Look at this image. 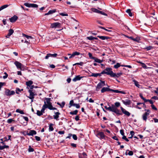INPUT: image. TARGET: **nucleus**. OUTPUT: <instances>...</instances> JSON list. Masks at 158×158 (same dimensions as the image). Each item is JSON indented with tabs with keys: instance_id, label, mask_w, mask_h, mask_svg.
Masks as SVG:
<instances>
[{
	"instance_id": "nucleus-1",
	"label": "nucleus",
	"mask_w": 158,
	"mask_h": 158,
	"mask_svg": "<svg viewBox=\"0 0 158 158\" xmlns=\"http://www.w3.org/2000/svg\"><path fill=\"white\" fill-rule=\"evenodd\" d=\"M107 110L114 112L119 115H122V114L120 112V110L117 108H116L114 104H112L111 106H109V107H108Z\"/></svg>"
},
{
	"instance_id": "nucleus-2",
	"label": "nucleus",
	"mask_w": 158,
	"mask_h": 158,
	"mask_svg": "<svg viewBox=\"0 0 158 158\" xmlns=\"http://www.w3.org/2000/svg\"><path fill=\"white\" fill-rule=\"evenodd\" d=\"M113 73L111 68H106L101 72V73L102 74H105L107 75H110V77H112Z\"/></svg>"
},
{
	"instance_id": "nucleus-3",
	"label": "nucleus",
	"mask_w": 158,
	"mask_h": 158,
	"mask_svg": "<svg viewBox=\"0 0 158 158\" xmlns=\"http://www.w3.org/2000/svg\"><path fill=\"white\" fill-rule=\"evenodd\" d=\"M105 85V81H101L97 85L96 89V91H98L100 89L102 88L103 86Z\"/></svg>"
},
{
	"instance_id": "nucleus-4",
	"label": "nucleus",
	"mask_w": 158,
	"mask_h": 158,
	"mask_svg": "<svg viewBox=\"0 0 158 158\" xmlns=\"http://www.w3.org/2000/svg\"><path fill=\"white\" fill-rule=\"evenodd\" d=\"M5 93L6 95L9 96L15 94V92L13 90L10 91L9 89H6Z\"/></svg>"
},
{
	"instance_id": "nucleus-5",
	"label": "nucleus",
	"mask_w": 158,
	"mask_h": 158,
	"mask_svg": "<svg viewBox=\"0 0 158 158\" xmlns=\"http://www.w3.org/2000/svg\"><path fill=\"white\" fill-rule=\"evenodd\" d=\"M14 64L18 69H20L21 70H23L22 69L23 65L19 61H16L14 63Z\"/></svg>"
},
{
	"instance_id": "nucleus-6",
	"label": "nucleus",
	"mask_w": 158,
	"mask_h": 158,
	"mask_svg": "<svg viewBox=\"0 0 158 158\" xmlns=\"http://www.w3.org/2000/svg\"><path fill=\"white\" fill-rule=\"evenodd\" d=\"M60 23H54L51 24L50 27L51 28H60Z\"/></svg>"
},
{
	"instance_id": "nucleus-7",
	"label": "nucleus",
	"mask_w": 158,
	"mask_h": 158,
	"mask_svg": "<svg viewBox=\"0 0 158 158\" xmlns=\"http://www.w3.org/2000/svg\"><path fill=\"white\" fill-rule=\"evenodd\" d=\"M24 5L27 7H33L37 8L38 7V6L37 5L35 4H30L27 3H24Z\"/></svg>"
},
{
	"instance_id": "nucleus-8",
	"label": "nucleus",
	"mask_w": 158,
	"mask_h": 158,
	"mask_svg": "<svg viewBox=\"0 0 158 158\" xmlns=\"http://www.w3.org/2000/svg\"><path fill=\"white\" fill-rule=\"evenodd\" d=\"M57 54L56 53L52 54L51 53H48L45 56V58L46 59H48L49 57H56L57 56Z\"/></svg>"
},
{
	"instance_id": "nucleus-9",
	"label": "nucleus",
	"mask_w": 158,
	"mask_h": 158,
	"mask_svg": "<svg viewBox=\"0 0 158 158\" xmlns=\"http://www.w3.org/2000/svg\"><path fill=\"white\" fill-rule=\"evenodd\" d=\"M28 92L30 94V95L28 97V98L29 99H32L33 98H34V96L36 95V94L33 92L32 90L31 89L29 90Z\"/></svg>"
},
{
	"instance_id": "nucleus-10",
	"label": "nucleus",
	"mask_w": 158,
	"mask_h": 158,
	"mask_svg": "<svg viewBox=\"0 0 158 158\" xmlns=\"http://www.w3.org/2000/svg\"><path fill=\"white\" fill-rule=\"evenodd\" d=\"M120 108L122 112L125 115L127 116H129L130 115V113L128 111H127L125 109L122 107H120Z\"/></svg>"
},
{
	"instance_id": "nucleus-11",
	"label": "nucleus",
	"mask_w": 158,
	"mask_h": 158,
	"mask_svg": "<svg viewBox=\"0 0 158 158\" xmlns=\"http://www.w3.org/2000/svg\"><path fill=\"white\" fill-rule=\"evenodd\" d=\"M149 115V113L148 112H145L144 113L142 116V118L143 119V120L145 121L146 122L147 119V117Z\"/></svg>"
},
{
	"instance_id": "nucleus-12",
	"label": "nucleus",
	"mask_w": 158,
	"mask_h": 158,
	"mask_svg": "<svg viewBox=\"0 0 158 158\" xmlns=\"http://www.w3.org/2000/svg\"><path fill=\"white\" fill-rule=\"evenodd\" d=\"M97 136L101 139L104 138L105 135L103 132H101L97 134Z\"/></svg>"
},
{
	"instance_id": "nucleus-13",
	"label": "nucleus",
	"mask_w": 158,
	"mask_h": 158,
	"mask_svg": "<svg viewBox=\"0 0 158 158\" xmlns=\"http://www.w3.org/2000/svg\"><path fill=\"white\" fill-rule=\"evenodd\" d=\"M80 54V53L79 52H73L72 54H71L70 53H68V55H71L69 57V58H73L76 55H79Z\"/></svg>"
},
{
	"instance_id": "nucleus-14",
	"label": "nucleus",
	"mask_w": 158,
	"mask_h": 158,
	"mask_svg": "<svg viewBox=\"0 0 158 158\" xmlns=\"http://www.w3.org/2000/svg\"><path fill=\"white\" fill-rule=\"evenodd\" d=\"M60 114V113L59 112H55V115L53 116L54 118L56 120H59L58 119L59 115Z\"/></svg>"
},
{
	"instance_id": "nucleus-15",
	"label": "nucleus",
	"mask_w": 158,
	"mask_h": 158,
	"mask_svg": "<svg viewBox=\"0 0 158 158\" xmlns=\"http://www.w3.org/2000/svg\"><path fill=\"white\" fill-rule=\"evenodd\" d=\"M122 75V73L121 72L117 73H113L112 77L118 78L121 76Z\"/></svg>"
},
{
	"instance_id": "nucleus-16",
	"label": "nucleus",
	"mask_w": 158,
	"mask_h": 158,
	"mask_svg": "<svg viewBox=\"0 0 158 158\" xmlns=\"http://www.w3.org/2000/svg\"><path fill=\"white\" fill-rule=\"evenodd\" d=\"M111 89L108 87H103L101 90V92L102 93H103L106 91H110Z\"/></svg>"
},
{
	"instance_id": "nucleus-17",
	"label": "nucleus",
	"mask_w": 158,
	"mask_h": 158,
	"mask_svg": "<svg viewBox=\"0 0 158 158\" xmlns=\"http://www.w3.org/2000/svg\"><path fill=\"white\" fill-rule=\"evenodd\" d=\"M36 131L35 130H31L28 133H27V135H35L36 134Z\"/></svg>"
},
{
	"instance_id": "nucleus-18",
	"label": "nucleus",
	"mask_w": 158,
	"mask_h": 158,
	"mask_svg": "<svg viewBox=\"0 0 158 158\" xmlns=\"http://www.w3.org/2000/svg\"><path fill=\"white\" fill-rule=\"evenodd\" d=\"M18 17L15 15L14 16L11 18H9L10 22L11 23L15 22L17 19Z\"/></svg>"
},
{
	"instance_id": "nucleus-19",
	"label": "nucleus",
	"mask_w": 158,
	"mask_h": 158,
	"mask_svg": "<svg viewBox=\"0 0 158 158\" xmlns=\"http://www.w3.org/2000/svg\"><path fill=\"white\" fill-rule=\"evenodd\" d=\"M14 32V30L13 29H10L9 30V32L8 34L6 36V37L9 38L10 36Z\"/></svg>"
},
{
	"instance_id": "nucleus-20",
	"label": "nucleus",
	"mask_w": 158,
	"mask_h": 158,
	"mask_svg": "<svg viewBox=\"0 0 158 158\" xmlns=\"http://www.w3.org/2000/svg\"><path fill=\"white\" fill-rule=\"evenodd\" d=\"M102 74L101 73H92L91 75L90 76L91 77H97L98 76H101Z\"/></svg>"
},
{
	"instance_id": "nucleus-21",
	"label": "nucleus",
	"mask_w": 158,
	"mask_h": 158,
	"mask_svg": "<svg viewBox=\"0 0 158 158\" xmlns=\"http://www.w3.org/2000/svg\"><path fill=\"white\" fill-rule=\"evenodd\" d=\"M93 58V59L94 60V62L97 63H101L103 61V60H101L97 57H94Z\"/></svg>"
},
{
	"instance_id": "nucleus-22",
	"label": "nucleus",
	"mask_w": 158,
	"mask_h": 158,
	"mask_svg": "<svg viewBox=\"0 0 158 158\" xmlns=\"http://www.w3.org/2000/svg\"><path fill=\"white\" fill-rule=\"evenodd\" d=\"M48 105L47 104L46 102H44V104L42 106V111L44 112L45 109L47 108H48Z\"/></svg>"
},
{
	"instance_id": "nucleus-23",
	"label": "nucleus",
	"mask_w": 158,
	"mask_h": 158,
	"mask_svg": "<svg viewBox=\"0 0 158 158\" xmlns=\"http://www.w3.org/2000/svg\"><path fill=\"white\" fill-rule=\"evenodd\" d=\"M97 37L102 40H108L110 38L109 37H108V36H102L98 35L97 36Z\"/></svg>"
},
{
	"instance_id": "nucleus-24",
	"label": "nucleus",
	"mask_w": 158,
	"mask_h": 158,
	"mask_svg": "<svg viewBox=\"0 0 158 158\" xmlns=\"http://www.w3.org/2000/svg\"><path fill=\"white\" fill-rule=\"evenodd\" d=\"M79 158H87V155L85 152L82 154H79Z\"/></svg>"
},
{
	"instance_id": "nucleus-25",
	"label": "nucleus",
	"mask_w": 158,
	"mask_h": 158,
	"mask_svg": "<svg viewBox=\"0 0 158 158\" xmlns=\"http://www.w3.org/2000/svg\"><path fill=\"white\" fill-rule=\"evenodd\" d=\"M82 77H80L79 76H77L73 79V81L75 82L77 81L80 80Z\"/></svg>"
},
{
	"instance_id": "nucleus-26",
	"label": "nucleus",
	"mask_w": 158,
	"mask_h": 158,
	"mask_svg": "<svg viewBox=\"0 0 158 158\" xmlns=\"http://www.w3.org/2000/svg\"><path fill=\"white\" fill-rule=\"evenodd\" d=\"M122 102L125 105H129L131 103L130 101L128 100H127L125 101L123 100Z\"/></svg>"
},
{
	"instance_id": "nucleus-27",
	"label": "nucleus",
	"mask_w": 158,
	"mask_h": 158,
	"mask_svg": "<svg viewBox=\"0 0 158 158\" xmlns=\"http://www.w3.org/2000/svg\"><path fill=\"white\" fill-rule=\"evenodd\" d=\"M33 83V81L31 80L29 81L26 82V85L28 86H30Z\"/></svg>"
},
{
	"instance_id": "nucleus-28",
	"label": "nucleus",
	"mask_w": 158,
	"mask_h": 158,
	"mask_svg": "<svg viewBox=\"0 0 158 158\" xmlns=\"http://www.w3.org/2000/svg\"><path fill=\"white\" fill-rule=\"evenodd\" d=\"M132 81L134 82V83L135 85L138 88H139L140 87V85L139 84V82L136 81L135 80V79H133V80H132Z\"/></svg>"
},
{
	"instance_id": "nucleus-29",
	"label": "nucleus",
	"mask_w": 158,
	"mask_h": 158,
	"mask_svg": "<svg viewBox=\"0 0 158 158\" xmlns=\"http://www.w3.org/2000/svg\"><path fill=\"white\" fill-rule=\"evenodd\" d=\"M48 108L50 110H55L56 109V108L53 107L52 104L48 105Z\"/></svg>"
},
{
	"instance_id": "nucleus-30",
	"label": "nucleus",
	"mask_w": 158,
	"mask_h": 158,
	"mask_svg": "<svg viewBox=\"0 0 158 158\" xmlns=\"http://www.w3.org/2000/svg\"><path fill=\"white\" fill-rule=\"evenodd\" d=\"M91 10L93 12H95L98 13H99L100 10H98L97 9L92 8H91Z\"/></svg>"
},
{
	"instance_id": "nucleus-31",
	"label": "nucleus",
	"mask_w": 158,
	"mask_h": 158,
	"mask_svg": "<svg viewBox=\"0 0 158 158\" xmlns=\"http://www.w3.org/2000/svg\"><path fill=\"white\" fill-rule=\"evenodd\" d=\"M44 112H42V109L40 111H39V110H37V114L39 116H40L41 115H42L43 114V113H44Z\"/></svg>"
},
{
	"instance_id": "nucleus-32",
	"label": "nucleus",
	"mask_w": 158,
	"mask_h": 158,
	"mask_svg": "<svg viewBox=\"0 0 158 158\" xmlns=\"http://www.w3.org/2000/svg\"><path fill=\"white\" fill-rule=\"evenodd\" d=\"M9 148V147L8 145H4V146H2L0 145V150H3L5 148Z\"/></svg>"
},
{
	"instance_id": "nucleus-33",
	"label": "nucleus",
	"mask_w": 158,
	"mask_h": 158,
	"mask_svg": "<svg viewBox=\"0 0 158 158\" xmlns=\"http://www.w3.org/2000/svg\"><path fill=\"white\" fill-rule=\"evenodd\" d=\"M50 98H46V102L47 103V104L48 105L50 104H52L51 102H50Z\"/></svg>"
},
{
	"instance_id": "nucleus-34",
	"label": "nucleus",
	"mask_w": 158,
	"mask_h": 158,
	"mask_svg": "<svg viewBox=\"0 0 158 158\" xmlns=\"http://www.w3.org/2000/svg\"><path fill=\"white\" fill-rule=\"evenodd\" d=\"M139 63L141 64L143 68L145 69H147L148 68V67L144 63L141 62H139Z\"/></svg>"
},
{
	"instance_id": "nucleus-35",
	"label": "nucleus",
	"mask_w": 158,
	"mask_h": 158,
	"mask_svg": "<svg viewBox=\"0 0 158 158\" xmlns=\"http://www.w3.org/2000/svg\"><path fill=\"white\" fill-rule=\"evenodd\" d=\"M114 106L116 108H117V107H118L120 106V102H116L114 103Z\"/></svg>"
},
{
	"instance_id": "nucleus-36",
	"label": "nucleus",
	"mask_w": 158,
	"mask_h": 158,
	"mask_svg": "<svg viewBox=\"0 0 158 158\" xmlns=\"http://www.w3.org/2000/svg\"><path fill=\"white\" fill-rule=\"evenodd\" d=\"M53 125L52 124H51L49 126V131H52L54 130V128L52 126H53Z\"/></svg>"
},
{
	"instance_id": "nucleus-37",
	"label": "nucleus",
	"mask_w": 158,
	"mask_h": 158,
	"mask_svg": "<svg viewBox=\"0 0 158 158\" xmlns=\"http://www.w3.org/2000/svg\"><path fill=\"white\" fill-rule=\"evenodd\" d=\"M8 6V5H5L2 6L0 7V11L4 9L7 7Z\"/></svg>"
},
{
	"instance_id": "nucleus-38",
	"label": "nucleus",
	"mask_w": 158,
	"mask_h": 158,
	"mask_svg": "<svg viewBox=\"0 0 158 158\" xmlns=\"http://www.w3.org/2000/svg\"><path fill=\"white\" fill-rule=\"evenodd\" d=\"M16 112L17 113H19L21 114H24V112L22 110H20L19 109H17L16 110Z\"/></svg>"
},
{
	"instance_id": "nucleus-39",
	"label": "nucleus",
	"mask_w": 158,
	"mask_h": 158,
	"mask_svg": "<svg viewBox=\"0 0 158 158\" xmlns=\"http://www.w3.org/2000/svg\"><path fill=\"white\" fill-rule=\"evenodd\" d=\"M126 12H127V13H128L129 15L130 16H132V14L131 12L130 9H128L127 10Z\"/></svg>"
},
{
	"instance_id": "nucleus-40",
	"label": "nucleus",
	"mask_w": 158,
	"mask_h": 158,
	"mask_svg": "<svg viewBox=\"0 0 158 158\" xmlns=\"http://www.w3.org/2000/svg\"><path fill=\"white\" fill-rule=\"evenodd\" d=\"M22 35H23V36L26 37L27 39H32L33 38L31 36H29V35H26V34H24L23 33Z\"/></svg>"
},
{
	"instance_id": "nucleus-41",
	"label": "nucleus",
	"mask_w": 158,
	"mask_h": 158,
	"mask_svg": "<svg viewBox=\"0 0 158 158\" xmlns=\"http://www.w3.org/2000/svg\"><path fill=\"white\" fill-rule=\"evenodd\" d=\"M78 111L77 110H75L72 112H71L70 113V114H72V115H73V114L76 115L77 114Z\"/></svg>"
},
{
	"instance_id": "nucleus-42",
	"label": "nucleus",
	"mask_w": 158,
	"mask_h": 158,
	"mask_svg": "<svg viewBox=\"0 0 158 158\" xmlns=\"http://www.w3.org/2000/svg\"><path fill=\"white\" fill-rule=\"evenodd\" d=\"M34 151V149L31 147V146L30 145L29 146V148L28 149L29 152H33Z\"/></svg>"
},
{
	"instance_id": "nucleus-43",
	"label": "nucleus",
	"mask_w": 158,
	"mask_h": 158,
	"mask_svg": "<svg viewBox=\"0 0 158 158\" xmlns=\"http://www.w3.org/2000/svg\"><path fill=\"white\" fill-rule=\"evenodd\" d=\"M65 104V103L64 102H62L61 104H60L59 102L57 103V104L59 105L60 106V107L61 108H63Z\"/></svg>"
},
{
	"instance_id": "nucleus-44",
	"label": "nucleus",
	"mask_w": 158,
	"mask_h": 158,
	"mask_svg": "<svg viewBox=\"0 0 158 158\" xmlns=\"http://www.w3.org/2000/svg\"><path fill=\"white\" fill-rule=\"evenodd\" d=\"M152 48V47L151 46H148L144 48V49H146L147 51L151 50Z\"/></svg>"
},
{
	"instance_id": "nucleus-45",
	"label": "nucleus",
	"mask_w": 158,
	"mask_h": 158,
	"mask_svg": "<svg viewBox=\"0 0 158 158\" xmlns=\"http://www.w3.org/2000/svg\"><path fill=\"white\" fill-rule=\"evenodd\" d=\"M127 151L128 152V155L131 156H132L133 155V152L131 151H129V150H127Z\"/></svg>"
},
{
	"instance_id": "nucleus-46",
	"label": "nucleus",
	"mask_w": 158,
	"mask_h": 158,
	"mask_svg": "<svg viewBox=\"0 0 158 158\" xmlns=\"http://www.w3.org/2000/svg\"><path fill=\"white\" fill-rule=\"evenodd\" d=\"M120 66V65L119 63H117L114 66V67L115 68L117 69Z\"/></svg>"
},
{
	"instance_id": "nucleus-47",
	"label": "nucleus",
	"mask_w": 158,
	"mask_h": 158,
	"mask_svg": "<svg viewBox=\"0 0 158 158\" xmlns=\"http://www.w3.org/2000/svg\"><path fill=\"white\" fill-rule=\"evenodd\" d=\"M56 11V10L55 9L50 10L48 11L50 14H52L55 12Z\"/></svg>"
},
{
	"instance_id": "nucleus-48",
	"label": "nucleus",
	"mask_w": 158,
	"mask_h": 158,
	"mask_svg": "<svg viewBox=\"0 0 158 158\" xmlns=\"http://www.w3.org/2000/svg\"><path fill=\"white\" fill-rule=\"evenodd\" d=\"M73 106L76 107L77 108H79L80 107L79 104H74Z\"/></svg>"
},
{
	"instance_id": "nucleus-49",
	"label": "nucleus",
	"mask_w": 158,
	"mask_h": 158,
	"mask_svg": "<svg viewBox=\"0 0 158 158\" xmlns=\"http://www.w3.org/2000/svg\"><path fill=\"white\" fill-rule=\"evenodd\" d=\"M140 40V39L139 37H136L135 38H134V39H133V40L136 41V42H139Z\"/></svg>"
},
{
	"instance_id": "nucleus-50",
	"label": "nucleus",
	"mask_w": 158,
	"mask_h": 158,
	"mask_svg": "<svg viewBox=\"0 0 158 158\" xmlns=\"http://www.w3.org/2000/svg\"><path fill=\"white\" fill-rule=\"evenodd\" d=\"M14 120H13L12 119H8L7 121V123H11L13 121H14Z\"/></svg>"
},
{
	"instance_id": "nucleus-51",
	"label": "nucleus",
	"mask_w": 158,
	"mask_h": 158,
	"mask_svg": "<svg viewBox=\"0 0 158 158\" xmlns=\"http://www.w3.org/2000/svg\"><path fill=\"white\" fill-rule=\"evenodd\" d=\"M20 92V89L18 88H16V94H19Z\"/></svg>"
},
{
	"instance_id": "nucleus-52",
	"label": "nucleus",
	"mask_w": 158,
	"mask_h": 158,
	"mask_svg": "<svg viewBox=\"0 0 158 158\" xmlns=\"http://www.w3.org/2000/svg\"><path fill=\"white\" fill-rule=\"evenodd\" d=\"M110 91H112L115 93H119V91L118 90H114L111 89Z\"/></svg>"
},
{
	"instance_id": "nucleus-53",
	"label": "nucleus",
	"mask_w": 158,
	"mask_h": 158,
	"mask_svg": "<svg viewBox=\"0 0 158 158\" xmlns=\"http://www.w3.org/2000/svg\"><path fill=\"white\" fill-rule=\"evenodd\" d=\"M93 38H94V37H93V36H89V37H87V38L90 40H93Z\"/></svg>"
},
{
	"instance_id": "nucleus-54",
	"label": "nucleus",
	"mask_w": 158,
	"mask_h": 158,
	"mask_svg": "<svg viewBox=\"0 0 158 158\" xmlns=\"http://www.w3.org/2000/svg\"><path fill=\"white\" fill-rule=\"evenodd\" d=\"M122 139L125 140L127 142L129 141V140L127 138L126 136L124 135L123 136Z\"/></svg>"
},
{
	"instance_id": "nucleus-55",
	"label": "nucleus",
	"mask_w": 158,
	"mask_h": 158,
	"mask_svg": "<svg viewBox=\"0 0 158 158\" xmlns=\"http://www.w3.org/2000/svg\"><path fill=\"white\" fill-rule=\"evenodd\" d=\"M88 55H89V57L91 59H93V58H94V57H93L92 56V53H91L90 52H89L88 53Z\"/></svg>"
},
{
	"instance_id": "nucleus-56",
	"label": "nucleus",
	"mask_w": 158,
	"mask_h": 158,
	"mask_svg": "<svg viewBox=\"0 0 158 158\" xmlns=\"http://www.w3.org/2000/svg\"><path fill=\"white\" fill-rule=\"evenodd\" d=\"M73 138V139L75 140H77V137L76 135L73 134L72 135Z\"/></svg>"
},
{
	"instance_id": "nucleus-57",
	"label": "nucleus",
	"mask_w": 158,
	"mask_h": 158,
	"mask_svg": "<svg viewBox=\"0 0 158 158\" xmlns=\"http://www.w3.org/2000/svg\"><path fill=\"white\" fill-rule=\"evenodd\" d=\"M99 13L100 14L102 15H105V16H107V14H106V13H105L104 12H102V11H100Z\"/></svg>"
},
{
	"instance_id": "nucleus-58",
	"label": "nucleus",
	"mask_w": 158,
	"mask_h": 158,
	"mask_svg": "<svg viewBox=\"0 0 158 158\" xmlns=\"http://www.w3.org/2000/svg\"><path fill=\"white\" fill-rule=\"evenodd\" d=\"M151 106L152 108L153 109L155 110H157V108L156 107H155V106L153 104Z\"/></svg>"
},
{
	"instance_id": "nucleus-59",
	"label": "nucleus",
	"mask_w": 158,
	"mask_h": 158,
	"mask_svg": "<svg viewBox=\"0 0 158 158\" xmlns=\"http://www.w3.org/2000/svg\"><path fill=\"white\" fill-rule=\"evenodd\" d=\"M120 133L123 136L124 135V131L123 130H121L120 131Z\"/></svg>"
},
{
	"instance_id": "nucleus-60",
	"label": "nucleus",
	"mask_w": 158,
	"mask_h": 158,
	"mask_svg": "<svg viewBox=\"0 0 158 158\" xmlns=\"http://www.w3.org/2000/svg\"><path fill=\"white\" fill-rule=\"evenodd\" d=\"M36 140L37 141H39L40 140V138L39 137L35 136V137Z\"/></svg>"
},
{
	"instance_id": "nucleus-61",
	"label": "nucleus",
	"mask_w": 158,
	"mask_h": 158,
	"mask_svg": "<svg viewBox=\"0 0 158 158\" xmlns=\"http://www.w3.org/2000/svg\"><path fill=\"white\" fill-rule=\"evenodd\" d=\"M75 120L76 121H78L79 120V117L78 115H77L75 117Z\"/></svg>"
},
{
	"instance_id": "nucleus-62",
	"label": "nucleus",
	"mask_w": 158,
	"mask_h": 158,
	"mask_svg": "<svg viewBox=\"0 0 158 158\" xmlns=\"http://www.w3.org/2000/svg\"><path fill=\"white\" fill-rule=\"evenodd\" d=\"M58 133L60 134V135H62V134H64V131H59L58 132Z\"/></svg>"
},
{
	"instance_id": "nucleus-63",
	"label": "nucleus",
	"mask_w": 158,
	"mask_h": 158,
	"mask_svg": "<svg viewBox=\"0 0 158 158\" xmlns=\"http://www.w3.org/2000/svg\"><path fill=\"white\" fill-rule=\"evenodd\" d=\"M59 14L62 16H68V15L67 14H64L63 13H60Z\"/></svg>"
},
{
	"instance_id": "nucleus-64",
	"label": "nucleus",
	"mask_w": 158,
	"mask_h": 158,
	"mask_svg": "<svg viewBox=\"0 0 158 158\" xmlns=\"http://www.w3.org/2000/svg\"><path fill=\"white\" fill-rule=\"evenodd\" d=\"M71 145L73 147L76 148L77 146L76 144L74 143H71Z\"/></svg>"
}]
</instances>
